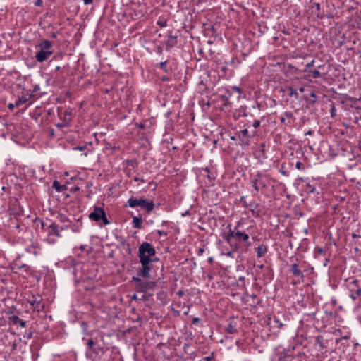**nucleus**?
Instances as JSON below:
<instances>
[{
  "label": "nucleus",
  "mask_w": 361,
  "mask_h": 361,
  "mask_svg": "<svg viewBox=\"0 0 361 361\" xmlns=\"http://www.w3.org/2000/svg\"><path fill=\"white\" fill-rule=\"evenodd\" d=\"M35 6H40L42 5V0H37L35 3Z\"/></svg>",
  "instance_id": "40"
},
{
  "label": "nucleus",
  "mask_w": 361,
  "mask_h": 361,
  "mask_svg": "<svg viewBox=\"0 0 361 361\" xmlns=\"http://www.w3.org/2000/svg\"><path fill=\"white\" fill-rule=\"evenodd\" d=\"M24 338H26L27 339H31L32 338V332L30 331V332H26L24 335H23Z\"/></svg>",
  "instance_id": "32"
},
{
  "label": "nucleus",
  "mask_w": 361,
  "mask_h": 361,
  "mask_svg": "<svg viewBox=\"0 0 361 361\" xmlns=\"http://www.w3.org/2000/svg\"><path fill=\"white\" fill-rule=\"evenodd\" d=\"M206 171H207V173H209V171L206 168Z\"/></svg>",
  "instance_id": "64"
},
{
  "label": "nucleus",
  "mask_w": 361,
  "mask_h": 361,
  "mask_svg": "<svg viewBox=\"0 0 361 361\" xmlns=\"http://www.w3.org/2000/svg\"><path fill=\"white\" fill-rule=\"evenodd\" d=\"M329 262V259H326V261H325V263H324V265H326V263Z\"/></svg>",
  "instance_id": "57"
},
{
  "label": "nucleus",
  "mask_w": 361,
  "mask_h": 361,
  "mask_svg": "<svg viewBox=\"0 0 361 361\" xmlns=\"http://www.w3.org/2000/svg\"><path fill=\"white\" fill-rule=\"evenodd\" d=\"M304 90H305V89H304V87H302L299 88V91H300V92H304Z\"/></svg>",
  "instance_id": "50"
},
{
  "label": "nucleus",
  "mask_w": 361,
  "mask_h": 361,
  "mask_svg": "<svg viewBox=\"0 0 361 361\" xmlns=\"http://www.w3.org/2000/svg\"><path fill=\"white\" fill-rule=\"evenodd\" d=\"M16 106V103L15 104H12V103H10L8 105V109H10L11 110H13L14 109V107Z\"/></svg>",
  "instance_id": "42"
},
{
  "label": "nucleus",
  "mask_w": 361,
  "mask_h": 361,
  "mask_svg": "<svg viewBox=\"0 0 361 361\" xmlns=\"http://www.w3.org/2000/svg\"><path fill=\"white\" fill-rule=\"evenodd\" d=\"M16 348V345L14 343V344L13 345V348L14 349V348Z\"/></svg>",
  "instance_id": "60"
},
{
  "label": "nucleus",
  "mask_w": 361,
  "mask_h": 361,
  "mask_svg": "<svg viewBox=\"0 0 361 361\" xmlns=\"http://www.w3.org/2000/svg\"><path fill=\"white\" fill-rule=\"evenodd\" d=\"M156 255V250L154 247L147 242L142 243L138 249V257L141 264V268L137 271V275L139 277L145 279H149L150 271L152 269L151 264L157 259H152Z\"/></svg>",
  "instance_id": "1"
},
{
  "label": "nucleus",
  "mask_w": 361,
  "mask_h": 361,
  "mask_svg": "<svg viewBox=\"0 0 361 361\" xmlns=\"http://www.w3.org/2000/svg\"><path fill=\"white\" fill-rule=\"evenodd\" d=\"M178 294L180 295H183V292L182 291H179Z\"/></svg>",
  "instance_id": "62"
},
{
  "label": "nucleus",
  "mask_w": 361,
  "mask_h": 361,
  "mask_svg": "<svg viewBox=\"0 0 361 361\" xmlns=\"http://www.w3.org/2000/svg\"><path fill=\"white\" fill-rule=\"evenodd\" d=\"M329 262V259H326V261H325V263H324V265H326V263Z\"/></svg>",
  "instance_id": "59"
},
{
  "label": "nucleus",
  "mask_w": 361,
  "mask_h": 361,
  "mask_svg": "<svg viewBox=\"0 0 361 361\" xmlns=\"http://www.w3.org/2000/svg\"><path fill=\"white\" fill-rule=\"evenodd\" d=\"M306 134H307V135H311V134H312L311 130H309Z\"/></svg>",
  "instance_id": "54"
},
{
  "label": "nucleus",
  "mask_w": 361,
  "mask_h": 361,
  "mask_svg": "<svg viewBox=\"0 0 361 361\" xmlns=\"http://www.w3.org/2000/svg\"><path fill=\"white\" fill-rule=\"evenodd\" d=\"M267 252V247L264 245H259L257 248V255L258 257H263Z\"/></svg>",
  "instance_id": "16"
},
{
  "label": "nucleus",
  "mask_w": 361,
  "mask_h": 361,
  "mask_svg": "<svg viewBox=\"0 0 361 361\" xmlns=\"http://www.w3.org/2000/svg\"><path fill=\"white\" fill-rule=\"evenodd\" d=\"M309 76H312L314 78H317L321 75V73L318 70L309 71Z\"/></svg>",
  "instance_id": "22"
},
{
  "label": "nucleus",
  "mask_w": 361,
  "mask_h": 361,
  "mask_svg": "<svg viewBox=\"0 0 361 361\" xmlns=\"http://www.w3.org/2000/svg\"><path fill=\"white\" fill-rule=\"evenodd\" d=\"M133 299H134V298H136V295H134L133 296Z\"/></svg>",
  "instance_id": "63"
},
{
  "label": "nucleus",
  "mask_w": 361,
  "mask_h": 361,
  "mask_svg": "<svg viewBox=\"0 0 361 361\" xmlns=\"http://www.w3.org/2000/svg\"><path fill=\"white\" fill-rule=\"evenodd\" d=\"M89 219L94 221L102 220L105 225L110 224V221L106 218L104 210L101 207H94V211L89 214Z\"/></svg>",
  "instance_id": "4"
},
{
  "label": "nucleus",
  "mask_w": 361,
  "mask_h": 361,
  "mask_svg": "<svg viewBox=\"0 0 361 361\" xmlns=\"http://www.w3.org/2000/svg\"><path fill=\"white\" fill-rule=\"evenodd\" d=\"M127 205L134 208L135 207H140L145 209L147 213H150L154 207L153 201H149L144 198L136 199L133 197H130L128 202Z\"/></svg>",
  "instance_id": "2"
},
{
  "label": "nucleus",
  "mask_w": 361,
  "mask_h": 361,
  "mask_svg": "<svg viewBox=\"0 0 361 361\" xmlns=\"http://www.w3.org/2000/svg\"><path fill=\"white\" fill-rule=\"evenodd\" d=\"M348 288L350 290V297L355 300L357 297L361 295V287L358 285L357 280H353L348 283Z\"/></svg>",
  "instance_id": "8"
},
{
  "label": "nucleus",
  "mask_w": 361,
  "mask_h": 361,
  "mask_svg": "<svg viewBox=\"0 0 361 361\" xmlns=\"http://www.w3.org/2000/svg\"><path fill=\"white\" fill-rule=\"evenodd\" d=\"M32 94H27L19 97L18 99L16 102V106H20L22 104H25L32 97Z\"/></svg>",
  "instance_id": "15"
},
{
  "label": "nucleus",
  "mask_w": 361,
  "mask_h": 361,
  "mask_svg": "<svg viewBox=\"0 0 361 361\" xmlns=\"http://www.w3.org/2000/svg\"><path fill=\"white\" fill-rule=\"evenodd\" d=\"M236 227L233 231L230 229L229 232L226 234L224 239L228 243H231L232 238L236 239L237 240L241 242H247L249 240V235L245 232H241L239 231H235Z\"/></svg>",
  "instance_id": "5"
},
{
  "label": "nucleus",
  "mask_w": 361,
  "mask_h": 361,
  "mask_svg": "<svg viewBox=\"0 0 361 361\" xmlns=\"http://www.w3.org/2000/svg\"><path fill=\"white\" fill-rule=\"evenodd\" d=\"M52 187L59 192H63L67 188L66 185H61L56 180H54Z\"/></svg>",
  "instance_id": "17"
},
{
  "label": "nucleus",
  "mask_w": 361,
  "mask_h": 361,
  "mask_svg": "<svg viewBox=\"0 0 361 361\" xmlns=\"http://www.w3.org/2000/svg\"><path fill=\"white\" fill-rule=\"evenodd\" d=\"M67 228V226H64V227H63V226H62V227H61V230H64V229H65V228Z\"/></svg>",
  "instance_id": "55"
},
{
  "label": "nucleus",
  "mask_w": 361,
  "mask_h": 361,
  "mask_svg": "<svg viewBox=\"0 0 361 361\" xmlns=\"http://www.w3.org/2000/svg\"><path fill=\"white\" fill-rule=\"evenodd\" d=\"M352 237H353V238H360V236L357 234L353 233Z\"/></svg>",
  "instance_id": "49"
},
{
  "label": "nucleus",
  "mask_w": 361,
  "mask_h": 361,
  "mask_svg": "<svg viewBox=\"0 0 361 361\" xmlns=\"http://www.w3.org/2000/svg\"><path fill=\"white\" fill-rule=\"evenodd\" d=\"M54 51H45L39 50L35 54V59L38 62H44L47 61L52 54Z\"/></svg>",
  "instance_id": "9"
},
{
  "label": "nucleus",
  "mask_w": 361,
  "mask_h": 361,
  "mask_svg": "<svg viewBox=\"0 0 361 361\" xmlns=\"http://www.w3.org/2000/svg\"><path fill=\"white\" fill-rule=\"evenodd\" d=\"M8 322L10 324L13 325L19 324L23 328L25 327L27 324V322L25 321L22 320L16 315L9 317Z\"/></svg>",
  "instance_id": "11"
},
{
  "label": "nucleus",
  "mask_w": 361,
  "mask_h": 361,
  "mask_svg": "<svg viewBox=\"0 0 361 361\" xmlns=\"http://www.w3.org/2000/svg\"><path fill=\"white\" fill-rule=\"evenodd\" d=\"M214 358L213 356V353H212L211 356L205 357L202 359V361H214Z\"/></svg>",
  "instance_id": "30"
},
{
  "label": "nucleus",
  "mask_w": 361,
  "mask_h": 361,
  "mask_svg": "<svg viewBox=\"0 0 361 361\" xmlns=\"http://www.w3.org/2000/svg\"><path fill=\"white\" fill-rule=\"evenodd\" d=\"M314 63V60H312L310 63L305 65V68L304 69L305 72L309 71V68L312 67Z\"/></svg>",
  "instance_id": "27"
},
{
  "label": "nucleus",
  "mask_w": 361,
  "mask_h": 361,
  "mask_svg": "<svg viewBox=\"0 0 361 361\" xmlns=\"http://www.w3.org/2000/svg\"><path fill=\"white\" fill-rule=\"evenodd\" d=\"M134 180H135V181H139V180H140V181H141V182H142V183H145V180L143 178H138V177H135V178H134Z\"/></svg>",
  "instance_id": "44"
},
{
  "label": "nucleus",
  "mask_w": 361,
  "mask_h": 361,
  "mask_svg": "<svg viewBox=\"0 0 361 361\" xmlns=\"http://www.w3.org/2000/svg\"><path fill=\"white\" fill-rule=\"evenodd\" d=\"M307 188L309 189L310 192H314L315 190V188L312 187L310 183L307 185Z\"/></svg>",
  "instance_id": "38"
},
{
  "label": "nucleus",
  "mask_w": 361,
  "mask_h": 361,
  "mask_svg": "<svg viewBox=\"0 0 361 361\" xmlns=\"http://www.w3.org/2000/svg\"><path fill=\"white\" fill-rule=\"evenodd\" d=\"M160 25H161V26L164 27V26L166 25V23L165 22L164 23H161Z\"/></svg>",
  "instance_id": "52"
},
{
  "label": "nucleus",
  "mask_w": 361,
  "mask_h": 361,
  "mask_svg": "<svg viewBox=\"0 0 361 361\" xmlns=\"http://www.w3.org/2000/svg\"><path fill=\"white\" fill-rule=\"evenodd\" d=\"M329 262V259H326V261H325V263H324V265H326V263Z\"/></svg>",
  "instance_id": "58"
},
{
  "label": "nucleus",
  "mask_w": 361,
  "mask_h": 361,
  "mask_svg": "<svg viewBox=\"0 0 361 361\" xmlns=\"http://www.w3.org/2000/svg\"><path fill=\"white\" fill-rule=\"evenodd\" d=\"M226 332L228 334H235L237 332V329L234 325H233L231 323L228 324L226 328Z\"/></svg>",
  "instance_id": "21"
},
{
  "label": "nucleus",
  "mask_w": 361,
  "mask_h": 361,
  "mask_svg": "<svg viewBox=\"0 0 361 361\" xmlns=\"http://www.w3.org/2000/svg\"><path fill=\"white\" fill-rule=\"evenodd\" d=\"M85 146H82V147H76L75 149H78V150H80V151H82V150L85 149Z\"/></svg>",
  "instance_id": "48"
},
{
  "label": "nucleus",
  "mask_w": 361,
  "mask_h": 361,
  "mask_svg": "<svg viewBox=\"0 0 361 361\" xmlns=\"http://www.w3.org/2000/svg\"><path fill=\"white\" fill-rule=\"evenodd\" d=\"M283 116H284L288 120L293 121V114L290 111H286Z\"/></svg>",
  "instance_id": "25"
},
{
  "label": "nucleus",
  "mask_w": 361,
  "mask_h": 361,
  "mask_svg": "<svg viewBox=\"0 0 361 361\" xmlns=\"http://www.w3.org/2000/svg\"><path fill=\"white\" fill-rule=\"evenodd\" d=\"M240 202H242L243 204V206L245 207H248V204L245 201V197L244 196L241 197L240 198Z\"/></svg>",
  "instance_id": "34"
},
{
  "label": "nucleus",
  "mask_w": 361,
  "mask_h": 361,
  "mask_svg": "<svg viewBox=\"0 0 361 361\" xmlns=\"http://www.w3.org/2000/svg\"><path fill=\"white\" fill-rule=\"evenodd\" d=\"M164 81H168V78H166V77H164L163 79H162Z\"/></svg>",
  "instance_id": "53"
},
{
  "label": "nucleus",
  "mask_w": 361,
  "mask_h": 361,
  "mask_svg": "<svg viewBox=\"0 0 361 361\" xmlns=\"http://www.w3.org/2000/svg\"><path fill=\"white\" fill-rule=\"evenodd\" d=\"M233 90H235V92H238V93H240V92H241V90H240V87H235V86H234V87H233Z\"/></svg>",
  "instance_id": "43"
},
{
  "label": "nucleus",
  "mask_w": 361,
  "mask_h": 361,
  "mask_svg": "<svg viewBox=\"0 0 361 361\" xmlns=\"http://www.w3.org/2000/svg\"><path fill=\"white\" fill-rule=\"evenodd\" d=\"M40 90L39 86L38 85H35L33 88V92L36 93Z\"/></svg>",
  "instance_id": "39"
},
{
  "label": "nucleus",
  "mask_w": 361,
  "mask_h": 361,
  "mask_svg": "<svg viewBox=\"0 0 361 361\" xmlns=\"http://www.w3.org/2000/svg\"><path fill=\"white\" fill-rule=\"evenodd\" d=\"M280 121L281 123L287 126V125H291V123H293V121H290V120H288L286 121V118L284 117V116H281L280 118Z\"/></svg>",
  "instance_id": "24"
},
{
  "label": "nucleus",
  "mask_w": 361,
  "mask_h": 361,
  "mask_svg": "<svg viewBox=\"0 0 361 361\" xmlns=\"http://www.w3.org/2000/svg\"><path fill=\"white\" fill-rule=\"evenodd\" d=\"M132 281L136 283V290L137 292L146 293L149 289H153L156 286L154 281H143L140 277L133 276Z\"/></svg>",
  "instance_id": "3"
},
{
  "label": "nucleus",
  "mask_w": 361,
  "mask_h": 361,
  "mask_svg": "<svg viewBox=\"0 0 361 361\" xmlns=\"http://www.w3.org/2000/svg\"><path fill=\"white\" fill-rule=\"evenodd\" d=\"M160 67H161V68H162V69H165V68H166V61L161 62V63H160Z\"/></svg>",
  "instance_id": "41"
},
{
  "label": "nucleus",
  "mask_w": 361,
  "mask_h": 361,
  "mask_svg": "<svg viewBox=\"0 0 361 361\" xmlns=\"http://www.w3.org/2000/svg\"><path fill=\"white\" fill-rule=\"evenodd\" d=\"M27 302L34 310L38 312L44 310V304L43 302V298L40 295H32L29 296L27 298Z\"/></svg>",
  "instance_id": "6"
},
{
  "label": "nucleus",
  "mask_w": 361,
  "mask_h": 361,
  "mask_svg": "<svg viewBox=\"0 0 361 361\" xmlns=\"http://www.w3.org/2000/svg\"><path fill=\"white\" fill-rule=\"evenodd\" d=\"M93 352L95 354H99V351H102V353H104V348H95L92 349Z\"/></svg>",
  "instance_id": "31"
},
{
  "label": "nucleus",
  "mask_w": 361,
  "mask_h": 361,
  "mask_svg": "<svg viewBox=\"0 0 361 361\" xmlns=\"http://www.w3.org/2000/svg\"><path fill=\"white\" fill-rule=\"evenodd\" d=\"M323 67H324V65H319V66H318V68H323Z\"/></svg>",
  "instance_id": "56"
},
{
  "label": "nucleus",
  "mask_w": 361,
  "mask_h": 361,
  "mask_svg": "<svg viewBox=\"0 0 361 361\" xmlns=\"http://www.w3.org/2000/svg\"><path fill=\"white\" fill-rule=\"evenodd\" d=\"M260 126V121L259 120H255L252 123V126L255 128H258Z\"/></svg>",
  "instance_id": "33"
},
{
  "label": "nucleus",
  "mask_w": 361,
  "mask_h": 361,
  "mask_svg": "<svg viewBox=\"0 0 361 361\" xmlns=\"http://www.w3.org/2000/svg\"><path fill=\"white\" fill-rule=\"evenodd\" d=\"M142 219L139 216H134L133 219V226L135 228H142Z\"/></svg>",
  "instance_id": "18"
},
{
  "label": "nucleus",
  "mask_w": 361,
  "mask_h": 361,
  "mask_svg": "<svg viewBox=\"0 0 361 361\" xmlns=\"http://www.w3.org/2000/svg\"><path fill=\"white\" fill-rule=\"evenodd\" d=\"M251 183L254 188L255 195H256L261 188L266 186V183L263 181L262 173H257L252 179Z\"/></svg>",
  "instance_id": "7"
},
{
  "label": "nucleus",
  "mask_w": 361,
  "mask_h": 361,
  "mask_svg": "<svg viewBox=\"0 0 361 361\" xmlns=\"http://www.w3.org/2000/svg\"><path fill=\"white\" fill-rule=\"evenodd\" d=\"M59 69H60V67H59V66H57V67L56 68V71H59Z\"/></svg>",
  "instance_id": "61"
},
{
  "label": "nucleus",
  "mask_w": 361,
  "mask_h": 361,
  "mask_svg": "<svg viewBox=\"0 0 361 361\" xmlns=\"http://www.w3.org/2000/svg\"><path fill=\"white\" fill-rule=\"evenodd\" d=\"M314 252L317 253L319 255H324V249L322 247H316L315 250H314Z\"/></svg>",
  "instance_id": "28"
},
{
  "label": "nucleus",
  "mask_w": 361,
  "mask_h": 361,
  "mask_svg": "<svg viewBox=\"0 0 361 361\" xmlns=\"http://www.w3.org/2000/svg\"><path fill=\"white\" fill-rule=\"evenodd\" d=\"M87 345H88V347H89L90 348H92V347H93V346H94V341H93V340H92V339H89V340L87 341Z\"/></svg>",
  "instance_id": "35"
},
{
  "label": "nucleus",
  "mask_w": 361,
  "mask_h": 361,
  "mask_svg": "<svg viewBox=\"0 0 361 361\" xmlns=\"http://www.w3.org/2000/svg\"><path fill=\"white\" fill-rule=\"evenodd\" d=\"M157 232L160 236H167V233L166 231L158 230Z\"/></svg>",
  "instance_id": "37"
},
{
  "label": "nucleus",
  "mask_w": 361,
  "mask_h": 361,
  "mask_svg": "<svg viewBox=\"0 0 361 361\" xmlns=\"http://www.w3.org/2000/svg\"><path fill=\"white\" fill-rule=\"evenodd\" d=\"M290 271L294 276H298L300 279H303L304 277L302 272L298 269V266L297 264H293L291 265Z\"/></svg>",
  "instance_id": "13"
},
{
  "label": "nucleus",
  "mask_w": 361,
  "mask_h": 361,
  "mask_svg": "<svg viewBox=\"0 0 361 361\" xmlns=\"http://www.w3.org/2000/svg\"><path fill=\"white\" fill-rule=\"evenodd\" d=\"M199 322V319L195 317L192 319V324H195Z\"/></svg>",
  "instance_id": "47"
},
{
  "label": "nucleus",
  "mask_w": 361,
  "mask_h": 361,
  "mask_svg": "<svg viewBox=\"0 0 361 361\" xmlns=\"http://www.w3.org/2000/svg\"><path fill=\"white\" fill-rule=\"evenodd\" d=\"M295 167H296V169H298V170H302V169H304L303 164H302V162H300V161H298V162L296 163V164H295Z\"/></svg>",
  "instance_id": "29"
},
{
  "label": "nucleus",
  "mask_w": 361,
  "mask_h": 361,
  "mask_svg": "<svg viewBox=\"0 0 361 361\" xmlns=\"http://www.w3.org/2000/svg\"><path fill=\"white\" fill-rule=\"evenodd\" d=\"M203 252H204V249H203V248H200V249L198 250V255H202V253H203Z\"/></svg>",
  "instance_id": "46"
},
{
  "label": "nucleus",
  "mask_w": 361,
  "mask_h": 361,
  "mask_svg": "<svg viewBox=\"0 0 361 361\" xmlns=\"http://www.w3.org/2000/svg\"><path fill=\"white\" fill-rule=\"evenodd\" d=\"M287 90H288V96L293 97L295 99L298 98V94L297 91L295 89H293L292 87H288L287 88Z\"/></svg>",
  "instance_id": "20"
},
{
  "label": "nucleus",
  "mask_w": 361,
  "mask_h": 361,
  "mask_svg": "<svg viewBox=\"0 0 361 361\" xmlns=\"http://www.w3.org/2000/svg\"><path fill=\"white\" fill-rule=\"evenodd\" d=\"M221 100L223 102V106L224 108H228L231 106V103L230 102L228 97L226 95H223L221 97Z\"/></svg>",
  "instance_id": "19"
},
{
  "label": "nucleus",
  "mask_w": 361,
  "mask_h": 361,
  "mask_svg": "<svg viewBox=\"0 0 361 361\" xmlns=\"http://www.w3.org/2000/svg\"><path fill=\"white\" fill-rule=\"evenodd\" d=\"M94 0H83L85 5L91 4Z\"/></svg>",
  "instance_id": "45"
},
{
  "label": "nucleus",
  "mask_w": 361,
  "mask_h": 361,
  "mask_svg": "<svg viewBox=\"0 0 361 361\" xmlns=\"http://www.w3.org/2000/svg\"><path fill=\"white\" fill-rule=\"evenodd\" d=\"M57 219L59 220V221L63 223L68 221V219L63 214H59L57 216Z\"/></svg>",
  "instance_id": "26"
},
{
  "label": "nucleus",
  "mask_w": 361,
  "mask_h": 361,
  "mask_svg": "<svg viewBox=\"0 0 361 361\" xmlns=\"http://www.w3.org/2000/svg\"><path fill=\"white\" fill-rule=\"evenodd\" d=\"M177 44V37L169 35L166 42V45L168 48H172Z\"/></svg>",
  "instance_id": "14"
},
{
  "label": "nucleus",
  "mask_w": 361,
  "mask_h": 361,
  "mask_svg": "<svg viewBox=\"0 0 361 361\" xmlns=\"http://www.w3.org/2000/svg\"><path fill=\"white\" fill-rule=\"evenodd\" d=\"M310 96H311L312 97H316V94H315V93H314V92H311Z\"/></svg>",
  "instance_id": "51"
},
{
  "label": "nucleus",
  "mask_w": 361,
  "mask_h": 361,
  "mask_svg": "<svg viewBox=\"0 0 361 361\" xmlns=\"http://www.w3.org/2000/svg\"><path fill=\"white\" fill-rule=\"evenodd\" d=\"M240 135L242 136H247L248 135V130L247 129H243L240 131Z\"/></svg>",
  "instance_id": "36"
},
{
  "label": "nucleus",
  "mask_w": 361,
  "mask_h": 361,
  "mask_svg": "<svg viewBox=\"0 0 361 361\" xmlns=\"http://www.w3.org/2000/svg\"><path fill=\"white\" fill-rule=\"evenodd\" d=\"M49 231L48 232V235H55L57 237H61V233L59 230V226L55 223H51L49 226Z\"/></svg>",
  "instance_id": "12"
},
{
  "label": "nucleus",
  "mask_w": 361,
  "mask_h": 361,
  "mask_svg": "<svg viewBox=\"0 0 361 361\" xmlns=\"http://www.w3.org/2000/svg\"><path fill=\"white\" fill-rule=\"evenodd\" d=\"M39 50L45 51H53L52 47L53 44L51 41L48 39H43L40 42L38 45Z\"/></svg>",
  "instance_id": "10"
},
{
  "label": "nucleus",
  "mask_w": 361,
  "mask_h": 361,
  "mask_svg": "<svg viewBox=\"0 0 361 361\" xmlns=\"http://www.w3.org/2000/svg\"><path fill=\"white\" fill-rule=\"evenodd\" d=\"M13 269H16L17 270H20L22 269H24L25 271H28L29 267L25 264H23L21 265L16 264Z\"/></svg>",
  "instance_id": "23"
}]
</instances>
